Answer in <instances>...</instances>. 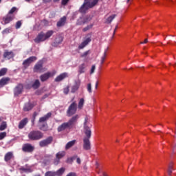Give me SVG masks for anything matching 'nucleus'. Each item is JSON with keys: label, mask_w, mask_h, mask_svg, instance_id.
Returning a JSON list of instances; mask_svg holds the SVG:
<instances>
[{"label": "nucleus", "mask_w": 176, "mask_h": 176, "mask_svg": "<svg viewBox=\"0 0 176 176\" xmlns=\"http://www.w3.org/2000/svg\"><path fill=\"white\" fill-rule=\"evenodd\" d=\"M91 124H90V120L89 117H86L84 122V134L83 138V149L85 151H90L91 146L90 144V138H91Z\"/></svg>", "instance_id": "obj_1"}, {"label": "nucleus", "mask_w": 176, "mask_h": 176, "mask_svg": "<svg viewBox=\"0 0 176 176\" xmlns=\"http://www.w3.org/2000/svg\"><path fill=\"white\" fill-rule=\"evenodd\" d=\"M78 119H79L78 115L73 116L67 122H65L59 126L58 127V131H64L65 129H72V127H74V125L76 124Z\"/></svg>", "instance_id": "obj_2"}, {"label": "nucleus", "mask_w": 176, "mask_h": 176, "mask_svg": "<svg viewBox=\"0 0 176 176\" xmlns=\"http://www.w3.org/2000/svg\"><path fill=\"white\" fill-rule=\"evenodd\" d=\"M98 2L97 0H85L84 3L80 8L79 11L80 13H86V11L96 6Z\"/></svg>", "instance_id": "obj_3"}, {"label": "nucleus", "mask_w": 176, "mask_h": 176, "mask_svg": "<svg viewBox=\"0 0 176 176\" xmlns=\"http://www.w3.org/2000/svg\"><path fill=\"white\" fill-rule=\"evenodd\" d=\"M54 34V32L53 30H49L46 33L41 32L39 33L36 38H34V42L36 43H39L40 42H45V41H47V39H49L52 35Z\"/></svg>", "instance_id": "obj_4"}, {"label": "nucleus", "mask_w": 176, "mask_h": 176, "mask_svg": "<svg viewBox=\"0 0 176 176\" xmlns=\"http://www.w3.org/2000/svg\"><path fill=\"white\" fill-rule=\"evenodd\" d=\"M43 138V133L39 131H33L28 134V138L32 141H38V140H41Z\"/></svg>", "instance_id": "obj_5"}, {"label": "nucleus", "mask_w": 176, "mask_h": 176, "mask_svg": "<svg viewBox=\"0 0 176 176\" xmlns=\"http://www.w3.org/2000/svg\"><path fill=\"white\" fill-rule=\"evenodd\" d=\"M78 109V104L76 102H73L69 107L67 113V116H72L76 113V110Z\"/></svg>", "instance_id": "obj_6"}, {"label": "nucleus", "mask_w": 176, "mask_h": 176, "mask_svg": "<svg viewBox=\"0 0 176 176\" xmlns=\"http://www.w3.org/2000/svg\"><path fill=\"white\" fill-rule=\"evenodd\" d=\"M90 20H91V18L89 16H81L78 19L77 25H82L83 24H87V23H89Z\"/></svg>", "instance_id": "obj_7"}, {"label": "nucleus", "mask_w": 176, "mask_h": 176, "mask_svg": "<svg viewBox=\"0 0 176 176\" xmlns=\"http://www.w3.org/2000/svg\"><path fill=\"white\" fill-rule=\"evenodd\" d=\"M56 75V71H54L52 72H47L40 76V79L41 82H45V80H47L50 76H54Z\"/></svg>", "instance_id": "obj_8"}, {"label": "nucleus", "mask_w": 176, "mask_h": 176, "mask_svg": "<svg viewBox=\"0 0 176 176\" xmlns=\"http://www.w3.org/2000/svg\"><path fill=\"white\" fill-rule=\"evenodd\" d=\"M13 20H14V14H8L3 18V23H2V24H3L4 25L6 24H9V23H10V21H13Z\"/></svg>", "instance_id": "obj_9"}, {"label": "nucleus", "mask_w": 176, "mask_h": 176, "mask_svg": "<svg viewBox=\"0 0 176 176\" xmlns=\"http://www.w3.org/2000/svg\"><path fill=\"white\" fill-rule=\"evenodd\" d=\"M23 84H19L14 89V95L15 97H17L23 93Z\"/></svg>", "instance_id": "obj_10"}, {"label": "nucleus", "mask_w": 176, "mask_h": 176, "mask_svg": "<svg viewBox=\"0 0 176 176\" xmlns=\"http://www.w3.org/2000/svg\"><path fill=\"white\" fill-rule=\"evenodd\" d=\"M52 141H53V138L49 137L48 138H47L44 140L41 141L39 142V145L41 147L47 146V145H50V144H52Z\"/></svg>", "instance_id": "obj_11"}, {"label": "nucleus", "mask_w": 176, "mask_h": 176, "mask_svg": "<svg viewBox=\"0 0 176 176\" xmlns=\"http://www.w3.org/2000/svg\"><path fill=\"white\" fill-rule=\"evenodd\" d=\"M79 87H80V81H75L74 85L71 87V93H76L79 90Z\"/></svg>", "instance_id": "obj_12"}, {"label": "nucleus", "mask_w": 176, "mask_h": 176, "mask_svg": "<svg viewBox=\"0 0 176 176\" xmlns=\"http://www.w3.org/2000/svg\"><path fill=\"white\" fill-rule=\"evenodd\" d=\"M37 58L36 56H30L29 58L26 59L23 61L24 67H28L31 63H34V61H36Z\"/></svg>", "instance_id": "obj_13"}, {"label": "nucleus", "mask_w": 176, "mask_h": 176, "mask_svg": "<svg viewBox=\"0 0 176 176\" xmlns=\"http://www.w3.org/2000/svg\"><path fill=\"white\" fill-rule=\"evenodd\" d=\"M34 149V146L31 145L30 144H24L22 148V150L23 151V152H32Z\"/></svg>", "instance_id": "obj_14"}, {"label": "nucleus", "mask_w": 176, "mask_h": 176, "mask_svg": "<svg viewBox=\"0 0 176 176\" xmlns=\"http://www.w3.org/2000/svg\"><path fill=\"white\" fill-rule=\"evenodd\" d=\"M43 64V60H40L34 66V71L35 72H43L42 70V65Z\"/></svg>", "instance_id": "obj_15"}, {"label": "nucleus", "mask_w": 176, "mask_h": 176, "mask_svg": "<svg viewBox=\"0 0 176 176\" xmlns=\"http://www.w3.org/2000/svg\"><path fill=\"white\" fill-rule=\"evenodd\" d=\"M91 42V38L90 37L87 38L81 44L78 46V49H84Z\"/></svg>", "instance_id": "obj_16"}, {"label": "nucleus", "mask_w": 176, "mask_h": 176, "mask_svg": "<svg viewBox=\"0 0 176 176\" xmlns=\"http://www.w3.org/2000/svg\"><path fill=\"white\" fill-rule=\"evenodd\" d=\"M4 58H8V60H10V58H13L14 57V54H13V52L6 50L3 54Z\"/></svg>", "instance_id": "obj_17"}, {"label": "nucleus", "mask_w": 176, "mask_h": 176, "mask_svg": "<svg viewBox=\"0 0 176 176\" xmlns=\"http://www.w3.org/2000/svg\"><path fill=\"white\" fill-rule=\"evenodd\" d=\"M65 78H68V73H62L55 78V82H61Z\"/></svg>", "instance_id": "obj_18"}, {"label": "nucleus", "mask_w": 176, "mask_h": 176, "mask_svg": "<svg viewBox=\"0 0 176 176\" xmlns=\"http://www.w3.org/2000/svg\"><path fill=\"white\" fill-rule=\"evenodd\" d=\"M56 159L57 160L54 162V164H58V162L60 159H63L65 156V151H60L56 154Z\"/></svg>", "instance_id": "obj_19"}, {"label": "nucleus", "mask_w": 176, "mask_h": 176, "mask_svg": "<svg viewBox=\"0 0 176 176\" xmlns=\"http://www.w3.org/2000/svg\"><path fill=\"white\" fill-rule=\"evenodd\" d=\"M10 80L9 78H3L0 80V87H3L5 85H8Z\"/></svg>", "instance_id": "obj_20"}, {"label": "nucleus", "mask_w": 176, "mask_h": 176, "mask_svg": "<svg viewBox=\"0 0 176 176\" xmlns=\"http://www.w3.org/2000/svg\"><path fill=\"white\" fill-rule=\"evenodd\" d=\"M28 123V118H24L19 124V129H24L25 126Z\"/></svg>", "instance_id": "obj_21"}, {"label": "nucleus", "mask_w": 176, "mask_h": 176, "mask_svg": "<svg viewBox=\"0 0 176 176\" xmlns=\"http://www.w3.org/2000/svg\"><path fill=\"white\" fill-rule=\"evenodd\" d=\"M50 116H52V113H47L45 116H44L43 117H41L39 119V122L43 123V122H46V120H47V119H49Z\"/></svg>", "instance_id": "obj_22"}, {"label": "nucleus", "mask_w": 176, "mask_h": 176, "mask_svg": "<svg viewBox=\"0 0 176 176\" xmlns=\"http://www.w3.org/2000/svg\"><path fill=\"white\" fill-rule=\"evenodd\" d=\"M65 21H67V17H62L60 20L57 23V27H63V25H65Z\"/></svg>", "instance_id": "obj_23"}, {"label": "nucleus", "mask_w": 176, "mask_h": 176, "mask_svg": "<svg viewBox=\"0 0 176 176\" xmlns=\"http://www.w3.org/2000/svg\"><path fill=\"white\" fill-rule=\"evenodd\" d=\"M34 108V104L31 103H26L23 107V111H31V109Z\"/></svg>", "instance_id": "obj_24"}, {"label": "nucleus", "mask_w": 176, "mask_h": 176, "mask_svg": "<svg viewBox=\"0 0 176 176\" xmlns=\"http://www.w3.org/2000/svg\"><path fill=\"white\" fill-rule=\"evenodd\" d=\"M12 157H13V153L8 152L6 154L5 157H4V160L6 162H9V160H10V159H12Z\"/></svg>", "instance_id": "obj_25"}, {"label": "nucleus", "mask_w": 176, "mask_h": 176, "mask_svg": "<svg viewBox=\"0 0 176 176\" xmlns=\"http://www.w3.org/2000/svg\"><path fill=\"white\" fill-rule=\"evenodd\" d=\"M65 171V168H60L59 170L54 173H55V176H61L64 174Z\"/></svg>", "instance_id": "obj_26"}, {"label": "nucleus", "mask_w": 176, "mask_h": 176, "mask_svg": "<svg viewBox=\"0 0 176 176\" xmlns=\"http://www.w3.org/2000/svg\"><path fill=\"white\" fill-rule=\"evenodd\" d=\"M76 142V140H72L69 142L65 146V149H69V148H72V146L75 145Z\"/></svg>", "instance_id": "obj_27"}, {"label": "nucleus", "mask_w": 176, "mask_h": 176, "mask_svg": "<svg viewBox=\"0 0 176 176\" xmlns=\"http://www.w3.org/2000/svg\"><path fill=\"white\" fill-rule=\"evenodd\" d=\"M83 105H85V98H82L80 99L78 104V109H82L83 108Z\"/></svg>", "instance_id": "obj_28"}, {"label": "nucleus", "mask_w": 176, "mask_h": 176, "mask_svg": "<svg viewBox=\"0 0 176 176\" xmlns=\"http://www.w3.org/2000/svg\"><path fill=\"white\" fill-rule=\"evenodd\" d=\"M85 68H86V65L85 63L80 65L78 69L79 74H83L85 72Z\"/></svg>", "instance_id": "obj_29"}, {"label": "nucleus", "mask_w": 176, "mask_h": 176, "mask_svg": "<svg viewBox=\"0 0 176 176\" xmlns=\"http://www.w3.org/2000/svg\"><path fill=\"white\" fill-rule=\"evenodd\" d=\"M64 39V38L59 34L55 39V42L56 43L60 44L61 43V42H63V40Z\"/></svg>", "instance_id": "obj_30"}, {"label": "nucleus", "mask_w": 176, "mask_h": 176, "mask_svg": "<svg viewBox=\"0 0 176 176\" xmlns=\"http://www.w3.org/2000/svg\"><path fill=\"white\" fill-rule=\"evenodd\" d=\"M115 17H116V14H112L111 16H109L107 19V23H108L109 24H111V23H112Z\"/></svg>", "instance_id": "obj_31"}, {"label": "nucleus", "mask_w": 176, "mask_h": 176, "mask_svg": "<svg viewBox=\"0 0 176 176\" xmlns=\"http://www.w3.org/2000/svg\"><path fill=\"white\" fill-rule=\"evenodd\" d=\"M39 86H41V82H39V80H36L32 85L33 89H38Z\"/></svg>", "instance_id": "obj_32"}, {"label": "nucleus", "mask_w": 176, "mask_h": 176, "mask_svg": "<svg viewBox=\"0 0 176 176\" xmlns=\"http://www.w3.org/2000/svg\"><path fill=\"white\" fill-rule=\"evenodd\" d=\"M173 163H170L168 166V175H171L173 173Z\"/></svg>", "instance_id": "obj_33"}, {"label": "nucleus", "mask_w": 176, "mask_h": 176, "mask_svg": "<svg viewBox=\"0 0 176 176\" xmlns=\"http://www.w3.org/2000/svg\"><path fill=\"white\" fill-rule=\"evenodd\" d=\"M10 32H12V28H8L3 30L2 34L3 35H5L6 34H10Z\"/></svg>", "instance_id": "obj_34"}, {"label": "nucleus", "mask_w": 176, "mask_h": 176, "mask_svg": "<svg viewBox=\"0 0 176 176\" xmlns=\"http://www.w3.org/2000/svg\"><path fill=\"white\" fill-rule=\"evenodd\" d=\"M7 124L6 122H3L0 125V131H3L7 127Z\"/></svg>", "instance_id": "obj_35"}, {"label": "nucleus", "mask_w": 176, "mask_h": 176, "mask_svg": "<svg viewBox=\"0 0 176 176\" xmlns=\"http://www.w3.org/2000/svg\"><path fill=\"white\" fill-rule=\"evenodd\" d=\"M6 72H8V69L3 68L0 70V76H3V75L6 74Z\"/></svg>", "instance_id": "obj_36"}, {"label": "nucleus", "mask_w": 176, "mask_h": 176, "mask_svg": "<svg viewBox=\"0 0 176 176\" xmlns=\"http://www.w3.org/2000/svg\"><path fill=\"white\" fill-rule=\"evenodd\" d=\"M107 50H108V49L104 50V55L101 58V64H104V61H105V57H107Z\"/></svg>", "instance_id": "obj_37"}, {"label": "nucleus", "mask_w": 176, "mask_h": 176, "mask_svg": "<svg viewBox=\"0 0 176 176\" xmlns=\"http://www.w3.org/2000/svg\"><path fill=\"white\" fill-rule=\"evenodd\" d=\"M45 176H56V173L54 171H47L45 173Z\"/></svg>", "instance_id": "obj_38"}, {"label": "nucleus", "mask_w": 176, "mask_h": 176, "mask_svg": "<svg viewBox=\"0 0 176 176\" xmlns=\"http://www.w3.org/2000/svg\"><path fill=\"white\" fill-rule=\"evenodd\" d=\"M91 28H93V25L92 24H91L89 25H87V27L84 28L82 29V31L84 32H86V31H89V30H90Z\"/></svg>", "instance_id": "obj_39"}, {"label": "nucleus", "mask_w": 176, "mask_h": 176, "mask_svg": "<svg viewBox=\"0 0 176 176\" xmlns=\"http://www.w3.org/2000/svg\"><path fill=\"white\" fill-rule=\"evenodd\" d=\"M17 10V8L16 7H13L8 12V14H14V12Z\"/></svg>", "instance_id": "obj_40"}, {"label": "nucleus", "mask_w": 176, "mask_h": 176, "mask_svg": "<svg viewBox=\"0 0 176 176\" xmlns=\"http://www.w3.org/2000/svg\"><path fill=\"white\" fill-rule=\"evenodd\" d=\"M6 137V132H1L0 133V140H3Z\"/></svg>", "instance_id": "obj_41"}, {"label": "nucleus", "mask_w": 176, "mask_h": 176, "mask_svg": "<svg viewBox=\"0 0 176 176\" xmlns=\"http://www.w3.org/2000/svg\"><path fill=\"white\" fill-rule=\"evenodd\" d=\"M64 94H68L69 93V87H67L63 89Z\"/></svg>", "instance_id": "obj_42"}, {"label": "nucleus", "mask_w": 176, "mask_h": 176, "mask_svg": "<svg viewBox=\"0 0 176 176\" xmlns=\"http://www.w3.org/2000/svg\"><path fill=\"white\" fill-rule=\"evenodd\" d=\"M20 27H21V21H19L16 23V30H19V28H20Z\"/></svg>", "instance_id": "obj_43"}, {"label": "nucleus", "mask_w": 176, "mask_h": 176, "mask_svg": "<svg viewBox=\"0 0 176 176\" xmlns=\"http://www.w3.org/2000/svg\"><path fill=\"white\" fill-rule=\"evenodd\" d=\"M88 54H90V51H87L82 54L81 57H86L88 56Z\"/></svg>", "instance_id": "obj_44"}, {"label": "nucleus", "mask_w": 176, "mask_h": 176, "mask_svg": "<svg viewBox=\"0 0 176 176\" xmlns=\"http://www.w3.org/2000/svg\"><path fill=\"white\" fill-rule=\"evenodd\" d=\"M87 91H89V93H91V84L89 83L87 85Z\"/></svg>", "instance_id": "obj_45"}, {"label": "nucleus", "mask_w": 176, "mask_h": 176, "mask_svg": "<svg viewBox=\"0 0 176 176\" xmlns=\"http://www.w3.org/2000/svg\"><path fill=\"white\" fill-rule=\"evenodd\" d=\"M43 131H47V125H43L40 128Z\"/></svg>", "instance_id": "obj_46"}, {"label": "nucleus", "mask_w": 176, "mask_h": 176, "mask_svg": "<svg viewBox=\"0 0 176 176\" xmlns=\"http://www.w3.org/2000/svg\"><path fill=\"white\" fill-rule=\"evenodd\" d=\"M68 2H69V0H62L61 3L63 6H65V5H67V3H68Z\"/></svg>", "instance_id": "obj_47"}, {"label": "nucleus", "mask_w": 176, "mask_h": 176, "mask_svg": "<svg viewBox=\"0 0 176 176\" xmlns=\"http://www.w3.org/2000/svg\"><path fill=\"white\" fill-rule=\"evenodd\" d=\"M94 71H96V65H92L91 69V74H94Z\"/></svg>", "instance_id": "obj_48"}, {"label": "nucleus", "mask_w": 176, "mask_h": 176, "mask_svg": "<svg viewBox=\"0 0 176 176\" xmlns=\"http://www.w3.org/2000/svg\"><path fill=\"white\" fill-rule=\"evenodd\" d=\"M67 176H76V173L72 172L67 174Z\"/></svg>", "instance_id": "obj_49"}, {"label": "nucleus", "mask_w": 176, "mask_h": 176, "mask_svg": "<svg viewBox=\"0 0 176 176\" xmlns=\"http://www.w3.org/2000/svg\"><path fill=\"white\" fill-rule=\"evenodd\" d=\"M98 88V81H96V85H95L96 90H97Z\"/></svg>", "instance_id": "obj_50"}, {"label": "nucleus", "mask_w": 176, "mask_h": 176, "mask_svg": "<svg viewBox=\"0 0 176 176\" xmlns=\"http://www.w3.org/2000/svg\"><path fill=\"white\" fill-rule=\"evenodd\" d=\"M76 162L78 163V164H80V158L78 157L76 159Z\"/></svg>", "instance_id": "obj_51"}, {"label": "nucleus", "mask_w": 176, "mask_h": 176, "mask_svg": "<svg viewBox=\"0 0 176 176\" xmlns=\"http://www.w3.org/2000/svg\"><path fill=\"white\" fill-rule=\"evenodd\" d=\"M100 176H108V175L105 173V172H102V175H100Z\"/></svg>", "instance_id": "obj_52"}, {"label": "nucleus", "mask_w": 176, "mask_h": 176, "mask_svg": "<svg viewBox=\"0 0 176 176\" xmlns=\"http://www.w3.org/2000/svg\"><path fill=\"white\" fill-rule=\"evenodd\" d=\"M142 44L148 43V38H146L144 42H141Z\"/></svg>", "instance_id": "obj_53"}, {"label": "nucleus", "mask_w": 176, "mask_h": 176, "mask_svg": "<svg viewBox=\"0 0 176 176\" xmlns=\"http://www.w3.org/2000/svg\"><path fill=\"white\" fill-rule=\"evenodd\" d=\"M43 2L47 3V2H50L52 0H43Z\"/></svg>", "instance_id": "obj_54"}, {"label": "nucleus", "mask_w": 176, "mask_h": 176, "mask_svg": "<svg viewBox=\"0 0 176 176\" xmlns=\"http://www.w3.org/2000/svg\"><path fill=\"white\" fill-rule=\"evenodd\" d=\"M118 28V26L116 27L115 30H114V32L113 34H115V32H116V29Z\"/></svg>", "instance_id": "obj_55"}, {"label": "nucleus", "mask_w": 176, "mask_h": 176, "mask_svg": "<svg viewBox=\"0 0 176 176\" xmlns=\"http://www.w3.org/2000/svg\"><path fill=\"white\" fill-rule=\"evenodd\" d=\"M60 0H54V2H58Z\"/></svg>", "instance_id": "obj_56"}, {"label": "nucleus", "mask_w": 176, "mask_h": 176, "mask_svg": "<svg viewBox=\"0 0 176 176\" xmlns=\"http://www.w3.org/2000/svg\"><path fill=\"white\" fill-rule=\"evenodd\" d=\"M130 2V0H127V3Z\"/></svg>", "instance_id": "obj_57"}, {"label": "nucleus", "mask_w": 176, "mask_h": 176, "mask_svg": "<svg viewBox=\"0 0 176 176\" xmlns=\"http://www.w3.org/2000/svg\"><path fill=\"white\" fill-rule=\"evenodd\" d=\"M1 120H2V118L0 117V122H1Z\"/></svg>", "instance_id": "obj_58"}, {"label": "nucleus", "mask_w": 176, "mask_h": 176, "mask_svg": "<svg viewBox=\"0 0 176 176\" xmlns=\"http://www.w3.org/2000/svg\"><path fill=\"white\" fill-rule=\"evenodd\" d=\"M26 1L28 2V1H31V0H26Z\"/></svg>", "instance_id": "obj_59"}, {"label": "nucleus", "mask_w": 176, "mask_h": 176, "mask_svg": "<svg viewBox=\"0 0 176 176\" xmlns=\"http://www.w3.org/2000/svg\"><path fill=\"white\" fill-rule=\"evenodd\" d=\"M97 1V2H98L100 0H96Z\"/></svg>", "instance_id": "obj_60"}, {"label": "nucleus", "mask_w": 176, "mask_h": 176, "mask_svg": "<svg viewBox=\"0 0 176 176\" xmlns=\"http://www.w3.org/2000/svg\"><path fill=\"white\" fill-rule=\"evenodd\" d=\"M1 1H2V0H0V3H1Z\"/></svg>", "instance_id": "obj_61"}, {"label": "nucleus", "mask_w": 176, "mask_h": 176, "mask_svg": "<svg viewBox=\"0 0 176 176\" xmlns=\"http://www.w3.org/2000/svg\"><path fill=\"white\" fill-rule=\"evenodd\" d=\"M0 30H1V28H0Z\"/></svg>", "instance_id": "obj_62"}]
</instances>
